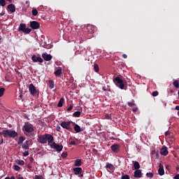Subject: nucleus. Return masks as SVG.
I'll use <instances>...</instances> for the list:
<instances>
[{
	"label": "nucleus",
	"instance_id": "nucleus-1",
	"mask_svg": "<svg viewBox=\"0 0 179 179\" xmlns=\"http://www.w3.org/2000/svg\"><path fill=\"white\" fill-rule=\"evenodd\" d=\"M38 142L43 144H45L47 142H48V145H50V143L54 142V136H52L51 134L41 135L38 138Z\"/></svg>",
	"mask_w": 179,
	"mask_h": 179
},
{
	"label": "nucleus",
	"instance_id": "nucleus-2",
	"mask_svg": "<svg viewBox=\"0 0 179 179\" xmlns=\"http://www.w3.org/2000/svg\"><path fill=\"white\" fill-rule=\"evenodd\" d=\"M0 135H3V138H13V139H15L18 134L14 130L6 129L0 131Z\"/></svg>",
	"mask_w": 179,
	"mask_h": 179
},
{
	"label": "nucleus",
	"instance_id": "nucleus-3",
	"mask_svg": "<svg viewBox=\"0 0 179 179\" xmlns=\"http://www.w3.org/2000/svg\"><path fill=\"white\" fill-rule=\"evenodd\" d=\"M115 84H116L117 87H120L122 90L125 87V85L127 84V80L125 79H122L119 76L115 77L113 80Z\"/></svg>",
	"mask_w": 179,
	"mask_h": 179
},
{
	"label": "nucleus",
	"instance_id": "nucleus-4",
	"mask_svg": "<svg viewBox=\"0 0 179 179\" xmlns=\"http://www.w3.org/2000/svg\"><path fill=\"white\" fill-rule=\"evenodd\" d=\"M18 31H22L24 34H29L31 32V29L27 28L26 24L21 23L20 24Z\"/></svg>",
	"mask_w": 179,
	"mask_h": 179
},
{
	"label": "nucleus",
	"instance_id": "nucleus-5",
	"mask_svg": "<svg viewBox=\"0 0 179 179\" xmlns=\"http://www.w3.org/2000/svg\"><path fill=\"white\" fill-rule=\"evenodd\" d=\"M23 131L24 132L30 134L31 132H33L34 131V127H33V124H31L30 122H27L24 124Z\"/></svg>",
	"mask_w": 179,
	"mask_h": 179
},
{
	"label": "nucleus",
	"instance_id": "nucleus-6",
	"mask_svg": "<svg viewBox=\"0 0 179 179\" xmlns=\"http://www.w3.org/2000/svg\"><path fill=\"white\" fill-rule=\"evenodd\" d=\"M50 146L52 149L56 150V152H62L64 146L62 145L57 144L55 142L52 141Z\"/></svg>",
	"mask_w": 179,
	"mask_h": 179
},
{
	"label": "nucleus",
	"instance_id": "nucleus-7",
	"mask_svg": "<svg viewBox=\"0 0 179 179\" xmlns=\"http://www.w3.org/2000/svg\"><path fill=\"white\" fill-rule=\"evenodd\" d=\"M71 124H72V122L71 121H69V122L63 121L60 125L64 129H67V131L72 132V127H71Z\"/></svg>",
	"mask_w": 179,
	"mask_h": 179
},
{
	"label": "nucleus",
	"instance_id": "nucleus-8",
	"mask_svg": "<svg viewBox=\"0 0 179 179\" xmlns=\"http://www.w3.org/2000/svg\"><path fill=\"white\" fill-rule=\"evenodd\" d=\"M73 171L74 173L75 176H78L80 178H82L83 177V169L80 167H76L73 169Z\"/></svg>",
	"mask_w": 179,
	"mask_h": 179
},
{
	"label": "nucleus",
	"instance_id": "nucleus-9",
	"mask_svg": "<svg viewBox=\"0 0 179 179\" xmlns=\"http://www.w3.org/2000/svg\"><path fill=\"white\" fill-rule=\"evenodd\" d=\"M29 91L30 94L32 96H36L37 94V90L36 89V87L34 86V84L31 83L29 86Z\"/></svg>",
	"mask_w": 179,
	"mask_h": 179
},
{
	"label": "nucleus",
	"instance_id": "nucleus-10",
	"mask_svg": "<svg viewBox=\"0 0 179 179\" xmlns=\"http://www.w3.org/2000/svg\"><path fill=\"white\" fill-rule=\"evenodd\" d=\"M30 27L33 30H37V29H40V23L37 21H31L30 22Z\"/></svg>",
	"mask_w": 179,
	"mask_h": 179
},
{
	"label": "nucleus",
	"instance_id": "nucleus-11",
	"mask_svg": "<svg viewBox=\"0 0 179 179\" xmlns=\"http://www.w3.org/2000/svg\"><path fill=\"white\" fill-rule=\"evenodd\" d=\"M31 59L33 62H40V64H43V60L41 57H37L36 55H34L31 57Z\"/></svg>",
	"mask_w": 179,
	"mask_h": 179
},
{
	"label": "nucleus",
	"instance_id": "nucleus-12",
	"mask_svg": "<svg viewBox=\"0 0 179 179\" xmlns=\"http://www.w3.org/2000/svg\"><path fill=\"white\" fill-rule=\"evenodd\" d=\"M110 149L114 153H118L120 152V145L113 144L110 146Z\"/></svg>",
	"mask_w": 179,
	"mask_h": 179
},
{
	"label": "nucleus",
	"instance_id": "nucleus-13",
	"mask_svg": "<svg viewBox=\"0 0 179 179\" xmlns=\"http://www.w3.org/2000/svg\"><path fill=\"white\" fill-rule=\"evenodd\" d=\"M160 155H162V156H167L169 155V150H167V147L164 145L160 149Z\"/></svg>",
	"mask_w": 179,
	"mask_h": 179
},
{
	"label": "nucleus",
	"instance_id": "nucleus-14",
	"mask_svg": "<svg viewBox=\"0 0 179 179\" xmlns=\"http://www.w3.org/2000/svg\"><path fill=\"white\" fill-rule=\"evenodd\" d=\"M42 58H43L45 61H51L52 59V56L47 53H43Z\"/></svg>",
	"mask_w": 179,
	"mask_h": 179
},
{
	"label": "nucleus",
	"instance_id": "nucleus-15",
	"mask_svg": "<svg viewBox=\"0 0 179 179\" xmlns=\"http://www.w3.org/2000/svg\"><path fill=\"white\" fill-rule=\"evenodd\" d=\"M7 10L10 12V13H14V12H16V6H15L14 4H9L7 6Z\"/></svg>",
	"mask_w": 179,
	"mask_h": 179
},
{
	"label": "nucleus",
	"instance_id": "nucleus-16",
	"mask_svg": "<svg viewBox=\"0 0 179 179\" xmlns=\"http://www.w3.org/2000/svg\"><path fill=\"white\" fill-rule=\"evenodd\" d=\"M158 174L160 176H164V166L163 164H159Z\"/></svg>",
	"mask_w": 179,
	"mask_h": 179
},
{
	"label": "nucleus",
	"instance_id": "nucleus-17",
	"mask_svg": "<svg viewBox=\"0 0 179 179\" xmlns=\"http://www.w3.org/2000/svg\"><path fill=\"white\" fill-rule=\"evenodd\" d=\"M74 125V131L77 133L79 132H83V128H80V126H79L78 124L73 122Z\"/></svg>",
	"mask_w": 179,
	"mask_h": 179
},
{
	"label": "nucleus",
	"instance_id": "nucleus-18",
	"mask_svg": "<svg viewBox=\"0 0 179 179\" xmlns=\"http://www.w3.org/2000/svg\"><path fill=\"white\" fill-rule=\"evenodd\" d=\"M134 177L135 178H141L142 177V171L140 169H137L134 171Z\"/></svg>",
	"mask_w": 179,
	"mask_h": 179
},
{
	"label": "nucleus",
	"instance_id": "nucleus-19",
	"mask_svg": "<svg viewBox=\"0 0 179 179\" xmlns=\"http://www.w3.org/2000/svg\"><path fill=\"white\" fill-rule=\"evenodd\" d=\"M54 75H55V76H57V78L61 76V75H62V69H61V67H59L57 70H56L54 72Z\"/></svg>",
	"mask_w": 179,
	"mask_h": 179
},
{
	"label": "nucleus",
	"instance_id": "nucleus-20",
	"mask_svg": "<svg viewBox=\"0 0 179 179\" xmlns=\"http://www.w3.org/2000/svg\"><path fill=\"white\" fill-rule=\"evenodd\" d=\"M87 30L88 33H90V34H93V33H94V27L92 25H88L87 27Z\"/></svg>",
	"mask_w": 179,
	"mask_h": 179
},
{
	"label": "nucleus",
	"instance_id": "nucleus-21",
	"mask_svg": "<svg viewBox=\"0 0 179 179\" xmlns=\"http://www.w3.org/2000/svg\"><path fill=\"white\" fill-rule=\"evenodd\" d=\"M82 166V159H76L74 162L75 167H80Z\"/></svg>",
	"mask_w": 179,
	"mask_h": 179
},
{
	"label": "nucleus",
	"instance_id": "nucleus-22",
	"mask_svg": "<svg viewBox=\"0 0 179 179\" xmlns=\"http://www.w3.org/2000/svg\"><path fill=\"white\" fill-rule=\"evenodd\" d=\"M48 85H49L50 89H54V87H55V84L54 83V80H48Z\"/></svg>",
	"mask_w": 179,
	"mask_h": 179
},
{
	"label": "nucleus",
	"instance_id": "nucleus-23",
	"mask_svg": "<svg viewBox=\"0 0 179 179\" xmlns=\"http://www.w3.org/2000/svg\"><path fill=\"white\" fill-rule=\"evenodd\" d=\"M29 141H26L24 144L22 145V149H24L25 150H29Z\"/></svg>",
	"mask_w": 179,
	"mask_h": 179
},
{
	"label": "nucleus",
	"instance_id": "nucleus-24",
	"mask_svg": "<svg viewBox=\"0 0 179 179\" xmlns=\"http://www.w3.org/2000/svg\"><path fill=\"white\" fill-rule=\"evenodd\" d=\"M16 164H18L19 166H24V161L22 159H16L15 160Z\"/></svg>",
	"mask_w": 179,
	"mask_h": 179
},
{
	"label": "nucleus",
	"instance_id": "nucleus-25",
	"mask_svg": "<svg viewBox=\"0 0 179 179\" xmlns=\"http://www.w3.org/2000/svg\"><path fill=\"white\" fill-rule=\"evenodd\" d=\"M134 167L135 170H139V169H141V165L139 164V162H135L134 164Z\"/></svg>",
	"mask_w": 179,
	"mask_h": 179
},
{
	"label": "nucleus",
	"instance_id": "nucleus-26",
	"mask_svg": "<svg viewBox=\"0 0 179 179\" xmlns=\"http://www.w3.org/2000/svg\"><path fill=\"white\" fill-rule=\"evenodd\" d=\"M64 106V98H61L57 103V107H62Z\"/></svg>",
	"mask_w": 179,
	"mask_h": 179
},
{
	"label": "nucleus",
	"instance_id": "nucleus-27",
	"mask_svg": "<svg viewBox=\"0 0 179 179\" xmlns=\"http://www.w3.org/2000/svg\"><path fill=\"white\" fill-rule=\"evenodd\" d=\"M24 137L23 136H20L18 139V141H17V145H20L21 143H23V142H24Z\"/></svg>",
	"mask_w": 179,
	"mask_h": 179
},
{
	"label": "nucleus",
	"instance_id": "nucleus-28",
	"mask_svg": "<svg viewBox=\"0 0 179 179\" xmlns=\"http://www.w3.org/2000/svg\"><path fill=\"white\" fill-rule=\"evenodd\" d=\"M106 168L109 169V170H113V169H114V165H113L112 164L107 163Z\"/></svg>",
	"mask_w": 179,
	"mask_h": 179
},
{
	"label": "nucleus",
	"instance_id": "nucleus-29",
	"mask_svg": "<svg viewBox=\"0 0 179 179\" xmlns=\"http://www.w3.org/2000/svg\"><path fill=\"white\" fill-rule=\"evenodd\" d=\"M80 111H76L73 114V116L75 117L76 118H78V117H80Z\"/></svg>",
	"mask_w": 179,
	"mask_h": 179
},
{
	"label": "nucleus",
	"instance_id": "nucleus-30",
	"mask_svg": "<svg viewBox=\"0 0 179 179\" xmlns=\"http://www.w3.org/2000/svg\"><path fill=\"white\" fill-rule=\"evenodd\" d=\"M173 85L174 87H176V89H179L178 80H176L175 81H173Z\"/></svg>",
	"mask_w": 179,
	"mask_h": 179
},
{
	"label": "nucleus",
	"instance_id": "nucleus-31",
	"mask_svg": "<svg viewBox=\"0 0 179 179\" xmlns=\"http://www.w3.org/2000/svg\"><path fill=\"white\" fill-rule=\"evenodd\" d=\"M32 15L33 16H37V15H38V11H37V9L33 8Z\"/></svg>",
	"mask_w": 179,
	"mask_h": 179
},
{
	"label": "nucleus",
	"instance_id": "nucleus-32",
	"mask_svg": "<svg viewBox=\"0 0 179 179\" xmlns=\"http://www.w3.org/2000/svg\"><path fill=\"white\" fill-rule=\"evenodd\" d=\"M3 93H5V88H0V97H2V96H3Z\"/></svg>",
	"mask_w": 179,
	"mask_h": 179
},
{
	"label": "nucleus",
	"instance_id": "nucleus-33",
	"mask_svg": "<svg viewBox=\"0 0 179 179\" xmlns=\"http://www.w3.org/2000/svg\"><path fill=\"white\" fill-rule=\"evenodd\" d=\"M13 169H14V170H15V171H20V166H17V165H14V166H13Z\"/></svg>",
	"mask_w": 179,
	"mask_h": 179
},
{
	"label": "nucleus",
	"instance_id": "nucleus-34",
	"mask_svg": "<svg viewBox=\"0 0 179 179\" xmlns=\"http://www.w3.org/2000/svg\"><path fill=\"white\" fill-rule=\"evenodd\" d=\"M5 5H6V1L0 0V6H5Z\"/></svg>",
	"mask_w": 179,
	"mask_h": 179
},
{
	"label": "nucleus",
	"instance_id": "nucleus-35",
	"mask_svg": "<svg viewBox=\"0 0 179 179\" xmlns=\"http://www.w3.org/2000/svg\"><path fill=\"white\" fill-rule=\"evenodd\" d=\"M127 105L129 107H133V106H135V101H132L131 102H128Z\"/></svg>",
	"mask_w": 179,
	"mask_h": 179
},
{
	"label": "nucleus",
	"instance_id": "nucleus-36",
	"mask_svg": "<svg viewBox=\"0 0 179 179\" xmlns=\"http://www.w3.org/2000/svg\"><path fill=\"white\" fill-rule=\"evenodd\" d=\"M94 69L96 72H99V71H100V69H99V65L97 64L94 65Z\"/></svg>",
	"mask_w": 179,
	"mask_h": 179
},
{
	"label": "nucleus",
	"instance_id": "nucleus-37",
	"mask_svg": "<svg viewBox=\"0 0 179 179\" xmlns=\"http://www.w3.org/2000/svg\"><path fill=\"white\" fill-rule=\"evenodd\" d=\"M105 120H111V114H106Z\"/></svg>",
	"mask_w": 179,
	"mask_h": 179
},
{
	"label": "nucleus",
	"instance_id": "nucleus-38",
	"mask_svg": "<svg viewBox=\"0 0 179 179\" xmlns=\"http://www.w3.org/2000/svg\"><path fill=\"white\" fill-rule=\"evenodd\" d=\"M146 177H148L149 178H153V173H146Z\"/></svg>",
	"mask_w": 179,
	"mask_h": 179
},
{
	"label": "nucleus",
	"instance_id": "nucleus-39",
	"mask_svg": "<svg viewBox=\"0 0 179 179\" xmlns=\"http://www.w3.org/2000/svg\"><path fill=\"white\" fill-rule=\"evenodd\" d=\"M122 179H129V176L128 175L122 176Z\"/></svg>",
	"mask_w": 179,
	"mask_h": 179
},
{
	"label": "nucleus",
	"instance_id": "nucleus-40",
	"mask_svg": "<svg viewBox=\"0 0 179 179\" xmlns=\"http://www.w3.org/2000/svg\"><path fill=\"white\" fill-rule=\"evenodd\" d=\"M68 156V153L66 152H62V157H64L65 159V157H66Z\"/></svg>",
	"mask_w": 179,
	"mask_h": 179
},
{
	"label": "nucleus",
	"instance_id": "nucleus-41",
	"mask_svg": "<svg viewBox=\"0 0 179 179\" xmlns=\"http://www.w3.org/2000/svg\"><path fill=\"white\" fill-rule=\"evenodd\" d=\"M152 96L154 97H156L157 96V91H155L152 93Z\"/></svg>",
	"mask_w": 179,
	"mask_h": 179
},
{
	"label": "nucleus",
	"instance_id": "nucleus-42",
	"mask_svg": "<svg viewBox=\"0 0 179 179\" xmlns=\"http://www.w3.org/2000/svg\"><path fill=\"white\" fill-rule=\"evenodd\" d=\"M92 152H93V153H94V155H97V153L99 152V151H97V150L96 148H93Z\"/></svg>",
	"mask_w": 179,
	"mask_h": 179
},
{
	"label": "nucleus",
	"instance_id": "nucleus-43",
	"mask_svg": "<svg viewBox=\"0 0 179 179\" xmlns=\"http://www.w3.org/2000/svg\"><path fill=\"white\" fill-rule=\"evenodd\" d=\"M23 156H24V157L29 156V151H24V152H23Z\"/></svg>",
	"mask_w": 179,
	"mask_h": 179
},
{
	"label": "nucleus",
	"instance_id": "nucleus-44",
	"mask_svg": "<svg viewBox=\"0 0 179 179\" xmlns=\"http://www.w3.org/2000/svg\"><path fill=\"white\" fill-rule=\"evenodd\" d=\"M56 131H57V132H61V127L57 126V127H56Z\"/></svg>",
	"mask_w": 179,
	"mask_h": 179
},
{
	"label": "nucleus",
	"instance_id": "nucleus-45",
	"mask_svg": "<svg viewBox=\"0 0 179 179\" xmlns=\"http://www.w3.org/2000/svg\"><path fill=\"white\" fill-rule=\"evenodd\" d=\"M72 108H73V106L72 105H71L68 108H67V111H71Z\"/></svg>",
	"mask_w": 179,
	"mask_h": 179
},
{
	"label": "nucleus",
	"instance_id": "nucleus-46",
	"mask_svg": "<svg viewBox=\"0 0 179 179\" xmlns=\"http://www.w3.org/2000/svg\"><path fill=\"white\" fill-rule=\"evenodd\" d=\"M29 162L30 163H33L34 162V159L32 157H29Z\"/></svg>",
	"mask_w": 179,
	"mask_h": 179
},
{
	"label": "nucleus",
	"instance_id": "nucleus-47",
	"mask_svg": "<svg viewBox=\"0 0 179 179\" xmlns=\"http://www.w3.org/2000/svg\"><path fill=\"white\" fill-rule=\"evenodd\" d=\"M35 179H43V178L41 176H40L36 175L35 176Z\"/></svg>",
	"mask_w": 179,
	"mask_h": 179
},
{
	"label": "nucleus",
	"instance_id": "nucleus-48",
	"mask_svg": "<svg viewBox=\"0 0 179 179\" xmlns=\"http://www.w3.org/2000/svg\"><path fill=\"white\" fill-rule=\"evenodd\" d=\"M170 135V131H167L165 132V136H169Z\"/></svg>",
	"mask_w": 179,
	"mask_h": 179
},
{
	"label": "nucleus",
	"instance_id": "nucleus-49",
	"mask_svg": "<svg viewBox=\"0 0 179 179\" xmlns=\"http://www.w3.org/2000/svg\"><path fill=\"white\" fill-rule=\"evenodd\" d=\"M122 58H124V59H126V58H128V56L126 54H123Z\"/></svg>",
	"mask_w": 179,
	"mask_h": 179
},
{
	"label": "nucleus",
	"instance_id": "nucleus-50",
	"mask_svg": "<svg viewBox=\"0 0 179 179\" xmlns=\"http://www.w3.org/2000/svg\"><path fill=\"white\" fill-rule=\"evenodd\" d=\"M138 111V108H133V113H136Z\"/></svg>",
	"mask_w": 179,
	"mask_h": 179
},
{
	"label": "nucleus",
	"instance_id": "nucleus-51",
	"mask_svg": "<svg viewBox=\"0 0 179 179\" xmlns=\"http://www.w3.org/2000/svg\"><path fill=\"white\" fill-rule=\"evenodd\" d=\"M27 168H28L29 170H31V169L32 168V167H31V164H27Z\"/></svg>",
	"mask_w": 179,
	"mask_h": 179
},
{
	"label": "nucleus",
	"instance_id": "nucleus-52",
	"mask_svg": "<svg viewBox=\"0 0 179 179\" xmlns=\"http://www.w3.org/2000/svg\"><path fill=\"white\" fill-rule=\"evenodd\" d=\"M174 179H179V174H176L174 178Z\"/></svg>",
	"mask_w": 179,
	"mask_h": 179
},
{
	"label": "nucleus",
	"instance_id": "nucleus-53",
	"mask_svg": "<svg viewBox=\"0 0 179 179\" xmlns=\"http://www.w3.org/2000/svg\"><path fill=\"white\" fill-rule=\"evenodd\" d=\"M70 145H76V142L73 141L70 142Z\"/></svg>",
	"mask_w": 179,
	"mask_h": 179
},
{
	"label": "nucleus",
	"instance_id": "nucleus-54",
	"mask_svg": "<svg viewBox=\"0 0 179 179\" xmlns=\"http://www.w3.org/2000/svg\"><path fill=\"white\" fill-rule=\"evenodd\" d=\"M1 16H3L5 15V11H2L1 13H0Z\"/></svg>",
	"mask_w": 179,
	"mask_h": 179
},
{
	"label": "nucleus",
	"instance_id": "nucleus-55",
	"mask_svg": "<svg viewBox=\"0 0 179 179\" xmlns=\"http://www.w3.org/2000/svg\"><path fill=\"white\" fill-rule=\"evenodd\" d=\"M156 153V150H152V152H151V154L152 155H155Z\"/></svg>",
	"mask_w": 179,
	"mask_h": 179
},
{
	"label": "nucleus",
	"instance_id": "nucleus-56",
	"mask_svg": "<svg viewBox=\"0 0 179 179\" xmlns=\"http://www.w3.org/2000/svg\"><path fill=\"white\" fill-rule=\"evenodd\" d=\"M2 143H3V138H1V141L0 143V145H2Z\"/></svg>",
	"mask_w": 179,
	"mask_h": 179
},
{
	"label": "nucleus",
	"instance_id": "nucleus-57",
	"mask_svg": "<svg viewBox=\"0 0 179 179\" xmlns=\"http://www.w3.org/2000/svg\"><path fill=\"white\" fill-rule=\"evenodd\" d=\"M10 179H16V178H15V176H11V177L10 178Z\"/></svg>",
	"mask_w": 179,
	"mask_h": 179
},
{
	"label": "nucleus",
	"instance_id": "nucleus-58",
	"mask_svg": "<svg viewBox=\"0 0 179 179\" xmlns=\"http://www.w3.org/2000/svg\"><path fill=\"white\" fill-rule=\"evenodd\" d=\"M22 97H23V95L21 94L20 95V98L22 99Z\"/></svg>",
	"mask_w": 179,
	"mask_h": 179
},
{
	"label": "nucleus",
	"instance_id": "nucleus-59",
	"mask_svg": "<svg viewBox=\"0 0 179 179\" xmlns=\"http://www.w3.org/2000/svg\"><path fill=\"white\" fill-rule=\"evenodd\" d=\"M17 179H24L23 177H18Z\"/></svg>",
	"mask_w": 179,
	"mask_h": 179
},
{
	"label": "nucleus",
	"instance_id": "nucleus-60",
	"mask_svg": "<svg viewBox=\"0 0 179 179\" xmlns=\"http://www.w3.org/2000/svg\"><path fill=\"white\" fill-rule=\"evenodd\" d=\"M4 179H10V178L6 177V178H5Z\"/></svg>",
	"mask_w": 179,
	"mask_h": 179
},
{
	"label": "nucleus",
	"instance_id": "nucleus-61",
	"mask_svg": "<svg viewBox=\"0 0 179 179\" xmlns=\"http://www.w3.org/2000/svg\"><path fill=\"white\" fill-rule=\"evenodd\" d=\"M8 2H12V0H8Z\"/></svg>",
	"mask_w": 179,
	"mask_h": 179
},
{
	"label": "nucleus",
	"instance_id": "nucleus-62",
	"mask_svg": "<svg viewBox=\"0 0 179 179\" xmlns=\"http://www.w3.org/2000/svg\"><path fill=\"white\" fill-rule=\"evenodd\" d=\"M156 157H157V153H156Z\"/></svg>",
	"mask_w": 179,
	"mask_h": 179
},
{
	"label": "nucleus",
	"instance_id": "nucleus-63",
	"mask_svg": "<svg viewBox=\"0 0 179 179\" xmlns=\"http://www.w3.org/2000/svg\"><path fill=\"white\" fill-rule=\"evenodd\" d=\"M178 169H179V168L178 167L177 169L178 170Z\"/></svg>",
	"mask_w": 179,
	"mask_h": 179
}]
</instances>
